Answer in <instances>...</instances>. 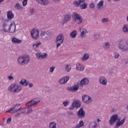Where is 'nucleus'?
I'll return each instance as SVG.
<instances>
[{"label": "nucleus", "mask_w": 128, "mask_h": 128, "mask_svg": "<svg viewBox=\"0 0 128 128\" xmlns=\"http://www.w3.org/2000/svg\"><path fill=\"white\" fill-rule=\"evenodd\" d=\"M118 120L116 124V128H118L120 126H122L126 122V118H123L120 120V118L118 116V114H115L114 115H112L110 117V120H109V124L110 126H112L116 124V122Z\"/></svg>", "instance_id": "nucleus-1"}, {"label": "nucleus", "mask_w": 128, "mask_h": 128, "mask_svg": "<svg viewBox=\"0 0 128 128\" xmlns=\"http://www.w3.org/2000/svg\"><path fill=\"white\" fill-rule=\"evenodd\" d=\"M52 33L48 31L42 30L40 32V38L43 40H50L52 38Z\"/></svg>", "instance_id": "nucleus-2"}, {"label": "nucleus", "mask_w": 128, "mask_h": 128, "mask_svg": "<svg viewBox=\"0 0 128 128\" xmlns=\"http://www.w3.org/2000/svg\"><path fill=\"white\" fill-rule=\"evenodd\" d=\"M118 48L122 52H128V42L123 40H120L118 42Z\"/></svg>", "instance_id": "nucleus-3"}, {"label": "nucleus", "mask_w": 128, "mask_h": 128, "mask_svg": "<svg viewBox=\"0 0 128 128\" xmlns=\"http://www.w3.org/2000/svg\"><path fill=\"white\" fill-rule=\"evenodd\" d=\"M22 90V86L20 85L16 84H12L8 88V90L12 94H16V92H20Z\"/></svg>", "instance_id": "nucleus-4"}, {"label": "nucleus", "mask_w": 128, "mask_h": 128, "mask_svg": "<svg viewBox=\"0 0 128 128\" xmlns=\"http://www.w3.org/2000/svg\"><path fill=\"white\" fill-rule=\"evenodd\" d=\"M30 57L28 56H22L18 57V63L20 66L26 64L30 62Z\"/></svg>", "instance_id": "nucleus-5"}, {"label": "nucleus", "mask_w": 128, "mask_h": 128, "mask_svg": "<svg viewBox=\"0 0 128 128\" xmlns=\"http://www.w3.org/2000/svg\"><path fill=\"white\" fill-rule=\"evenodd\" d=\"M72 16L73 18H74V20L76 24H82V22H84V18H82V16L76 12H74L73 13Z\"/></svg>", "instance_id": "nucleus-6"}, {"label": "nucleus", "mask_w": 128, "mask_h": 128, "mask_svg": "<svg viewBox=\"0 0 128 128\" xmlns=\"http://www.w3.org/2000/svg\"><path fill=\"white\" fill-rule=\"evenodd\" d=\"M31 38L33 40H38L40 37V30L36 28H34L31 30L30 32Z\"/></svg>", "instance_id": "nucleus-7"}, {"label": "nucleus", "mask_w": 128, "mask_h": 128, "mask_svg": "<svg viewBox=\"0 0 128 128\" xmlns=\"http://www.w3.org/2000/svg\"><path fill=\"white\" fill-rule=\"evenodd\" d=\"M64 34H59L57 36L56 40V44L57 48H58L64 42Z\"/></svg>", "instance_id": "nucleus-8"}, {"label": "nucleus", "mask_w": 128, "mask_h": 128, "mask_svg": "<svg viewBox=\"0 0 128 128\" xmlns=\"http://www.w3.org/2000/svg\"><path fill=\"white\" fill-rule=\"evenodd\" d=\"M80 100H74V102L72 103L71 106L69 107V110H73L74 108H80Z\"/></svg>", "instance_id": "nucleus-9"}, {"label": "nucleus", "mask_w": 128, "mask_h": 128, "mask_svg": "<svg viewBox=\"0 0 128 128\" xmlns=\"http://www.w3.org/2000/svg\"><path fill=\"white\" fill-rule=\"evenodd\" d=\"M40 102V100H38V98H36L32 99L30 101L28 102L26 104V106L28 108H30V106H36V104H38V102Z\"/></svg>", "instance_id": "nucleus-10"}, {"label": "nucleus", "mask_w": 128, "mask_h": 128, "mask_svg": "<svg viewBox=\"0 0 128 128\" xmlns=\"http://www.w3.org/2000/svg\"><path fill=\"white\" fill-rule=\"evenodd\" d=\"M22 106H20V104H17L15 105L14 107L10 108L9 110H7L6 112H18L20 110Z\"/></svg>", "instance_id": "nucleus-11"}, {"label": "nucleus", "mask_w": 128, "mask_h": 128, "mask_svg": "<svg viewBox=\"0 0 128 128\" xmlns=\"http://www.w3.org/2000/svg\"><path fill=\"white\" fill-rule=\"evenodd\" d=\"M10 22L8 20H3V28L4 32H10Z\"/></svg>", "instance_id": "nucleus-12"}, {"label": "nucleus", "mask_w": 128, "mask_h": 128, "mask_svg": "<svg viewBox=\"0 0 128 128\" xmlns=\"http://www.w3.org/2000/svg\"><path fill=\"white\" fill-rule=\"evenodd\" d=\"M82 100L84 104H92V99L90 96L88 95H83L82 96Z\"/></svg>", "instance_id": "nucleus-13"}, {"label": "nucleus", "mask_w": 128, "mask_h": 128, "mask_svg": "<svg viewBox=\"0 0 128 128\" xmlns=\"http://www.w3.org/2000/svg\"><path fill=\"white\" fill-rule=\"evenodd\" d=\"M79 118H86V112L84 110V108H81L76 113Z\"/></svg>", "instance_id": "nucleus-14"}, {"label": "nucleus", "mask_w": 128, "mask_h": 128, "mask_svg": "<svg viewBox=\"0 0 128 128\" xmlns=\"http://www.w3.org/2000/svg\"><path fill=\"white\" fill-rule=\"evenodd\" d=\"M72 20V16L70 14H66L64 16V21L61 23L62 26H64L66 24H67L68 22Z\"/></svg>", "instance_id": "nucleus-15"}, {"label": "nucleus", "mask_w": 128, "mask_h": 128, "mask_svg": "<svg viewBox=\"0 0 128 128\" xmlns=\"http://www.w3.org/2000/svg\"><path fill=\"white\" fill-rule=\"evenodd\" d=\"M68 80H70V78L68 76L62 77L59 80V83L60 84H66Z\"/></svg>", "instance_id": "nucleus-16"}, {"label": "nucleus", "mask_w": 128, "mask_h": 128, "mask_svg": "<svg viewBox=\"0 0 128 128\" xmlns=\"http://www.w3.org/2000/svg\"><path fill=\"white\" fill-rule=\"evenodd\" d=\"M99 82L100 84H102L103 86H106V85L108 80H106V78L104 76H101L99 78Z\"/></svg>", "instance_id": "nucleus-17"}, {"label": "nucleus", "mask_w": 128, "mask_h": 128, "mask_svg": "<svg viewBox=\"0 0 128 128\" xmlns=\"http://www.w3.org/2000/svg\"><path fill=\"white\" fill-rule=\"evenodd\" d=\"M32 112V108L28 107L25 108L23 110V111L20 112V114H28Z\"/></svg>", "instance_id": "nucleus-18"}, {"label": "nucleus", "mask_w": 128, "mask_h": 128, "mask_svg": "<svg viewBox=\"0 0 128 128\" xmlns=\"http://www.w3.org/2000/svg\"><path fill=\"white\" fill-rule=\"evenodd\" d=\"M10 29L8 32H16V23L14 21L10 24Z\"/></svg>", "instance_id": "nucleus-19"}, {"label": "nucleus", "mask_w": 128, "mask_h": 128, "mask_svg": "<svg viewBox=\"0 0 128 128\" xmlns=\"http://www.w3.org/2000/svg\"><path fill=\"white\" fill-rule=\"evenodd\" d=\"M36 56L38 58H48V54L46 53H42V54L40 53H38L36 54Z\"/></svg>", "instance_id": "nucleus-20"}, {"label": "nucleus", "mask_w": 128, "mask_h": 128, "mask_svg": "<svg viewBox=\"0 0 128 128\" xmlns=\"http://www.w3.org/2000/svg\"><path fill=\"white\" fill-rule=\"evenodd\" d=\"M80 36L82 38H84L86 36V33L88 32L86 28H80Z\"/></svg>", "instance_id": "nucleus-21"}, {"label": "nucleus", "mask_w": 128, "mask_h": 128, "mask_svg": "<svg viewBox=\"0 0 128 128\" xmlns=\"http://www.w3.org/2000/svg\"><path fill=\"white\" fill-rule=\"evenodd\" d=\"M7 18L8 20H12L14 18V14L12 13V11L8 10L7 12Z\"/></svg>", "instance_id": "nucleus-22"}, {"label": "nucleus", "mask_w": 128, "mask_h": 128, "mask_svg": "<svg viewBox=\"0 0 128 128\" xmlns=\"http://www.w3.org/2000/svg\"><path fill=\"white\" fill-rule=\"evenodd\" d=\"M36 2L42 6H48V0H36Z\"/></svg>", "instance_id": "nucleus-23"}, {"label": "nucleus", "mask_w": 128, "mask_h": 128, "mask_svg": "<svg viewBox=\"0 0 128 128\" xmlns=\"http://www.w3.org/2000/svg\"><path fill=\"white\" fill-rule=\"evenodd\" d=\"M12 42L13 44H18L22 42V40H20L19 39L14 37L12 38Z\"/></svg>", "instance_id": "nucleus-24"}, {"label": "nucleus", "mask_w": 128, "mask_h": 128, "mask_svg": "<svg viewBox=\"0 0 128 128\" xmlns=\"http://www.w3.org/2000/svg\"><path fill=\"white\" fill-rule=\"evenodd\" d=\"M20 84L22 86H28L30 84V82L25 79H22L20 82Z\"/></svg>", "instance_id": "nucleus-25"}, {"label": "nucleus", "mask_w": 128, "mask_h": 128, "mask_svg": "<svg viewBox=\"0 0 128 128\" xmlns=\"http://www.w3.org/2000/svg\"><path fill=\"white\" fill-rule=\"evenodd\" d=\"M67 90H69V92H76L78 91V86L74 85V86L68 87Z\"/></svg>", "instance_id": "nucleus-26"}, {"label": "nucleus", "mask_w": 128, "mask_h": 128, "mask_svg": "<svg viewBox=\"0 0 128 128\" xmlns=\"http://www.w3.org/2000/svg\"><path fill=\"white\" fill-rule=\"evenodd\" d=\"M88 58H90V55L86 53L84 54L82 58V62H84L86 60H88Z\"/></svg>", "instance_id": "nucleus-27"}, {"label": "nucleus", "mask_w": 128, "mask_h": 128, "mask_svg": "<svg viewBox=\"0 0 128 128\" xmlns=\"http://www.w3.org/2000/svg\"><path fill=\"white\" fill-rule=\"evenodd\" d=\"M78 33H76V30H74L70 34V36L72 38H76V35Z\"/></svg>", "instance_id": "nucleus-28"}, {"label": "nucleus", "mask_w": 128, "mask_h": 128, "mask_svg": "<svg viewBox=\"0 0 128 128\" xmlns=\"http://www.w3.org/2000/svg\"><path fill=\"white\" fill-rule=\"evenodd\" d=\"M98 128V124L96 122H91L89 124V128Z\"/></svg>", "instance_id": "nucleus-29"}, {"label": "nucleus", "mask_w": 128, "mask_h": 128, "mask_svg": "<svg viewBox=\"0 0 128 128\" xmlns=\"http://www.w3.org/2000/svg\"><path fill=\"white\" fill-rule=\"evenodd\" d=\"M110 43L108 42H106L103 46V48L105 50H108V48H110Z\"/></svg>", "instance_id": "nucleus-30"}, {"label": "nucleus", "mask_w": 128, "mask_h": 128, "mask_svg": "<svg viewBox=\"0 0 128 128\" xmlns=\"http://www.w3.org/2000/svg\"><path fill=\"white\" fill-rule=\"evenodd\" d=\"M76 70H84V67L82 66V65L80 63L76 64Z\"/></svg>", "instance_id": "nucleus-31"}, {"label": "nucleus", "mask_w": 128, "mask_h": 128, "mask_svg": "<svg viewBox=\"0 0 128 128\" xmlns=\"http://www.w3.org/2000/svg\"><path fill=\"white\" fill-rule=\"evenodd\" d=\"M80 82L83 85L88 84V78H84L81 80Z\"/></svg>", "instance_id": "nucleus-32"}, {"label": "nucleus", "mask_w": 128, "mask_h": 128, "mask_svg": "<svg viewBox=\"0 0 128 128\" xmlns=\"http://www.w3.org/2000/svg\"><path fill=\"white\" fill-rule=\"evenodd\" d=\"M74 86H77V88H78H78H84V85L82 84V82H78L77 83V84H74Z\"/></svg>", "instance_id": "nucleus-33"}, {"label": "nucleus", "mask_w": 128, "mask_h": 128, "mask_svg": "<svg viewBox=\"0 0 128 128\" xmlns=\"http://www.w3.org/2000/svg\"><path fill=\"white\" fill-rule=\"evenodd\" d=\"M14 8L17 10H22V5H20V4L18 3L16 4Z\"/></svg>", "instance_id": "nucleus-34"}, {"label": "nucleus", "mask_w": 128, "mask_h": 128, "mask_svg": "<svg viewBox=\"0 0 128 128\" xmlns=\"http://www.w3.org/2000/svg\"><path fill=\"white\" fill-rule=\"evenodd\" d=\"M98 10H100V8H102V6H104V1H100L98 4Z\"/></svg>", "instance_id": "nucleus-35"}, {"label": "nucleus", "mask_w": 128, "mask_h": 128, "mask_svg": "<svg viewBox=\"0 0 128 128\" xmlns=\"http://www.w3.org/2000/svg\"><path fill=\"white\" fill-rule=\"evenodd\" d=\"M122 30H123L124 32L126 33L128 32V24H124V26H123Z\"/></svg>", "instance_id": "nucleus-36"}, {"label": "nucleus", "mask_w": 128, "mask_h": 128, "mask_svg": "<svg viewBox=\"0 0 128 128\" xmlns=\"http://www.w3.org/2000/svg\"><path fill=\"white\" fill-rule=\"evenodd\" d=\"M40 44H42L40 42L37 41L36 43L33 44L32 48H38V46H40Z\"/></svg>", "instance_id": "nucleus-37"}, {"label": "nucleus", "mask_w": 128, "mask_h": 128, "mask_svg": "<svg viewBox=\"0 0 128 128\" xmlns=\"http://www.w3.org/2000/svg\"><path fill=\"white\" fill-rule=\"evenodd\" d=\"M100 36V34L98 33L95 32L94 34V40H98Z\"/></svg>", "instance_id": "nucleus-38"}, {"label": "nucleus", "mask_w": 128, "mask_h": 128, "mask_svg": "<svg viewBox=\"0 0 128 128\" xmlns=\"http://www.w3.org/2000/svg\"><path fill=\"white\" fill-rule=\"evenodd\" d=\"M88 8V5L86 3H84L83 4L80 6V8L81 10H86Z\"/></svg>", "instance_id": "nucleus-39"}, {"label": "nucleus", "mask_w": 128, "mask_h": 128, "mask_svg": "<svg viewBox=\"0 0 128 128\" xmlns=\"http://www.w3.org/2000/svg\"><path fill=\"white\" fill-rule=\"evenodd\" d=\"M73 4H74V6H77V8H78L80 6L79 2L75 0Z\"/></svg>", "instance_id": "nucleus-40"}, {"label": "nucleus", "mask_w": 128, "mask_h": 128, "mask_svg": "<svg viewBox=\"0 0 128 128\" xmlns=\"http://www.w3.org/2000/svg\"><path fill=\"white\" fill-rule=\"evenodd\" d=\"M70 68H72L68 64L66 66V72H70Z\"/></svg>", "instance_id": "nucleus-41"}, {"label": "nucleus", "mask_w": 128, "mask_h": 128, "mask_svg": "<svg viewBox=\"0 0 128 128\" xmlns=\"http://www.w3.org/2000/svg\"><path fill=\"white\" fill-rule=\"evenodd\" d=\"M54 68H56V67L54 66H52L50 68V72L52 73L54 72Z\"/></svg>", "instance_id": "nucleus-42"}, {"label": "nucleus", "mask_w": 128, "mask_h": 128, "mask_svg": "<svg viewBox=\"0 0 128 128\" xmlns=\"http://www.w3.org/2000/svg\"><path fill=\"white\" fill-rule=\"evenodd\" d=\"M70 104V101H64L63 102L64 106H68Z\"/></svg>", "instance_id": "nucleus-43"}, {"label": "nucleus", "mask_w": 128, "mask_h": 128, "mask_svg": "<svg viewBox=\"0 0 128 128\" xmlns=\"http://www.w3.org/2000/svg\"><path fill=\"white\" fill-rule=\"evenodd\" d=\"M114 58H120V54H118V53L114 52Z\"/></svg>", "instance_id": "nucleus-44"}, {"label": "nucleus", "mask_w": 128, "mask_h": 128, "mask_svg": "<svg viewBox=\"0 0 128 128\" xmlns=\"http://www.w3.org/2000/svg\"><path fill=\"white\" fill-rule=\"evenodd\" d=\"M28 4V0H24L22 2V6H26V4Z\"/></svg>", "instance_id": "nucleus-45"}, {"label": "nucleus", "mask_w": 128, "mask_h": 128, "mask_svg": "<svg viewBox=\"0 0 128 128\" xmlns=\"http://www.w3.org/2000/svg\"><path fill=\"white\" fill-rule=\"evenodd\" d=\"M79 4L80 6V4H84V2H86V0H79Z\"/></svg>", "instance_id": "nucleus-46"}, {"label": "nucleus", "mask_w": 128, "mask_h": 128, "mask_svg": "<svg viewBox=\"0 0 128 128\" xmlns=\"http://www.w3.org/2000/svg\"><path fill=\"white\" fill-rule=\"evenodd\" d=\"M78 124H79V126H80L82 128V126H83L84 124V121L80 120Z\"/></svg>", "instance_id": "nucleus-47"}, {"label": "nucleus", "mask_w": 128, "mask_h": 128, "mask_svg": "<svg viewBox=\"0 0 128 128\" xmlns=\"http://www.w3.org/2000/svg\"><path fill=\"white\" fill-rule=\"evenodd\" d=\"M108 22V19L106 18H104L102 20V22Z\"/></svg>", "instance_id": "nucleus-48"}, {"label": "nucleus", "mask_w": 128, "mask_h": 128, "mask_svg": "<svg viewBox=\"0 0 128 128\" xmlns=\"http://www.w3.org/2000/svg\"><path fill=\"white\" fill-rule=\"evenodd\" d=\"M89 7L90 8H94V4H91L90 6Z\"/></svg>", "instance_id": "nucleus-49"}, {"label": "nucleus", "mask_w": 128, "mask_h": 128, "mask_svg": "<svg viewBox=\"0 0 128 128\" xmlns=\"http://www.w3.org/2000/svg\"><path fill=\"white\" fill-rule=\"evenodd\" d=\"M10 122H12V118H8L6 121V124H10Z\"/></svg>", "instance_id": "nucleus-50"}, {"label": "nucleus", "mask_w": 128, "mask_h": 128, "mask_svg": "<svg viewBox=\"0 0 128 128\" xmlns=\"http://www.w3.org/2000/svg\"><path fill=\"white\" fill-rule=\"evenodd\" d=\"M34 8H31L30 14H34Z\"/></svg>", "instance_id": "nucleus-51"}, {"label": "nucleus", "mask_w": 128, "mask_h": 128, "mask_svg": "<svg viewBox=\"0 0 128 128\" xmlns=\"http://www.w3.org/2000/svg\"><path fill=\"white\" fill-rule=\"evenodd\" d=\"M9 80H14V77L12 76H8Z\"/></svg>", "instance_id": "nucleus-52"}, {"label": "nucleus", "mask_w": 128, "mask_h": 128, "mask_svg": "<svg viewBox=\"0 0 128 128\" xmlns=\"http://www.w3.org/2000/svg\"><path fill=\"white\" fill-rule=\"evenodd\" d=\"M68 114L70 116H74V112H72V111H68Z\"/></svg>", "instance_id": "nucleus-53"}, {"label": "nucleus", "mask_w": 128, "mask_h": 128, "mask_svg": "<svg viewBox=\"0 0 128 128\" xmlns=\"http://www.w3.org/2000/svg\"><path fill=\"white\" fill-rule=\"evenodd\" d=\"M34 84H32V83H30L29 84V88H32Z\"/></svg>", "instance_id": "nucleus-54"}, {"label": "nucleus", "mask_w": 128, "mask_h": 128, "mask_svg": "<svg viewBox=\"0 0 128 128\" xmlns=\"http://www.w3.org/2000/svg\"><path fill=\"white\" fill-rule=\"evenodd\" d=\"M82 128V127L78 124L76 125L75 127V128Z\"/></svg>", "instance_id": "nucleus-55"}, {"label": "nucleus", "mask_w": 128, "mask_h": 128, "mask_svg": "<svg viewBox=\"0 0 128 128\" xmlns=\"http://www.w3.org/2000/svg\"><path fill=\"white\" fill-rule=\"evenodd\" d=\"M20 114H22L21 113H18V114H16V116H20Z\"/></svg>", "instance_id": "nucleus-56"}, {"label": "nucleus", "mask_w": 128, "mask_h": 128, "mask_svg": "<svg viewBox=\"0 0 128 128\" xmlns=\"http://www.w3.org/2000/svg\"><path fill=\"white\" fill-rule=\"evenodd\" d=\"M54 2H60V0H53Z\"/></svg>", "instance_id": "nucleus-57"}, {"label": "nucleus", "mask_w": 128, "mask_h": 128, "mask_svg": "<svg viewBox=\"0 0 128 128\" xmlns=\"http://www.w3.org/2000/svg\"><path fill=\"white\" fill-rule=\"evenodd\" d=\"M114 2H120V0H113Z\"/></svg>", "instance_id": "nucleus-58"}, {"label": "nucleus", "mask_w": 128, "mask_h": 128, "mask_svg": "<svg viewBox=\"0 0 128 128\" xmlns=\"http://www.w3.org/2000/svg\"><path fill=\"white\" fill-rule=\"evenodd\" d=\"M0 2H2V0H0Z\"/></svg>", "instance_id": "nucleus-59"}, {"label": "nucleus", "mask_w": 128, "mask_h": 128, "mask_svg": "<svg viewBox=\"0 0 128 128\" xmlns=\"http://www.w3.org/2000/svg\"><path fill=\"white\" fill-rule=\"evenodd\" d=\"M3 120L4 122V118H3Z\"/></svg>", "instance_id": "nucleus-60"}, {"label": "nucleus", "mask_w": 128, "mask_h": 128, "mask_svg": "<svg viewBox=\"0 0 128 128\" xmlns=\"http://www.w3.org/2000/svg\"><path fill=\"white\" fill-rule=\"evenodd\" d=\"M4 0H1V1L2 2H4Z\"/></svg>", "instance_id": "nucleus-61"}, {"label": "nucleus", "mask_w": 128, "mask_h": 128, "mask_svg": "<svg viewBox=\"0 0 128 128\" xmlns=\"http://www.w3.org/2000/svg\"><path fill=\"white\" fill-rule=\"evenodd\" d=\"M98 120H99V119H98Z\"/></svg>", "instance_id": "nucleus-62"}, {"label": "nucleus", "mask_w": 128, "mask_h": 128, "mask_svg": "<svg viewBox=\"0 0 128 128\" xmlns=\"http://www.w3.org/2000/svg\"><path fill=\"white\" fill-rule=\"evenodd\" d=\"M0 22H2V21H1V20H0Z\"/></svg>", "instance_id": "nucleus-63"}]
</instances>
